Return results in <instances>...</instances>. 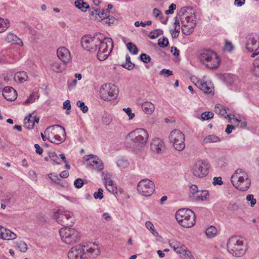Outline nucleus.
Instances as JSON below:
<instances>
[{
  "instance_id": "1",
  "label": "nucleus",
  "mask_w": 259,
  "mask_h": 259,
  "mask_svg": "<svg viewBox=\"0 0 259 259\" xmlns=\"http://www.w3.org/2000/svg\"><path fill=\"white\" fill-rule=\"evenodd\" d=\"M82 47L90 52H95L98 50L97 56L100 61L107 58L113 48V42L111 38L104 37L101 34L94 36L84 35L81 39Z\"/></svg>"
},
{
  "instance_id": "2",
  "label": "nucleus",
  "mask_w": 259,
  "mask_h": 259,
  "mask_svg": "<svg viewBox=\"0 0 259 259\" xmlns=\"http://www.w3.org/2000/svg\"><path fill=\"white\" fill-rule=\"evenodd\" d=\"M188 9V7L182 8L177 15L179 17L182 23V32L186 35H190L193 32L194 29L196 25V16L194 13L191 15L187 16V10Z\"/></svg>"
},
{
  "instance_id": "3",
  "label": "nucleus",
  "mask_w": 259,
  "mask_h": 259,
  "mask_svg": "<svg viewBox=\"0 0 259 259\" xmlns=\"http://www.w3.org/2000/svg\"><path fill=\"white\" fill-rule=\"evenodd\" d=\"M231 182L237 189L241 191L247 190L251 185L248 174L241 168L235 171L231 177Z\"/></svg>"
},
{
  "instance_id": "4",
  "label": "nucleus",
  "mask_w": 259,
  "mask_h": 259,
  "mask_svg": "<svg viewBox=\"0 0 259 259\" xmlns=\"http://www.w3.org/2000/svg\"><path fill=\"white\" fill-rule=\"evenodd\" d=\"M175 217L179 224L184 228H191L195 224V214L190 209H179L176 213Z\"/></svg>"
},
{
  "instance_id": "5",
  "label": "nucleus",
  "mask_w": 259,
  "mask_h": 259,
  "mask_svg": "<svg viewBox=\"0 0 259 259\" xmlns=\"http://www.w3.org/2000/svg\"><path fill=\"white\" fill-rule=\"evenodd\" d=\"M46 132H50L48 140L51 143L59 144L63 143L66 139L65 128L61 125H55L47 128Z\"/></svg>"
},
{
  "instance_id": "6",
  "label": "nucleus",
  "mask_w": 259,
  "mask_h": 259,
  "mask_svg": "<svg viewBox=\"0 0 259 259\" xmlns=\"http://www.w3.org/2000/svg\"><path fill=\"white\" fill-rule=\"evenodd\" d=\"M227 250L234 256L239 257L243 256L246 248L243 245V241L240 240L236 236L230 237L227 244Z\"/></svg>"
},
{
  "instance_id": "7",
  "label": "nucleus",
  "mask_w": 259,
  "mask_h": 259,
  "mask_svg": "<svg viewBox=\"0 0 259 259\" xmlns=\"http://www.w3.org/2000/svg\"><path fill=\"white\" fill-rule=\"evenodd\" d=\"M199 58L203 64L207 68L212 69L218 68L220 63V59L217 53L209 50L202 53Z\"/></svg>"
},
{
  "instance_id": "8",
  "label": "nucleus",
  "mask_w": 259,
  "mask_h": 259,
  "mask_svg": "<svg viewBox=\"0 0 259 259\" xmlns=\"http://www.w3.org/2000/svg\"><path fill=\"white\" fill-rule=\"evenodd\" d=\"M136 146L143 147L145 146L148 139V134L144 128H137L130 132L127 136Z\"/></svg>"
},
{
  "instance_id": "9",
  "label": "nucleus",
  "mask_w": 259,
  "mask_h": 259,
  "mask_svg": "<svg viewBox=\"0 0 259 259\" xmlns=\"http://www.w3.org/2000/svg\"><path fill=\"white\" fill-rule=\"evenodd\" d=\"M52 217L64 227H71L74 224L73 213L67 210L63 211L59 209L54 212Z\"/></svg>"
},
{
  "instance_id": "10",
  "label": "nucleus",
  "mask_w": 259,
  "mask_h": 259,
  "mask_svg": "<svg viewBox=\"0 0 259 259\" xmlns=\"http://www.w3.org/2000/svg\"><path fill=\"white\" fill-rule=\"evenodd\" d=\"M62 241L66 244H72L79 240V233L73 228L64 227L59 230Z\"/></svg>"
},
{
  "instance_id": "11",
  "label": "nucleus",
  "mask_w": 259,
  "mask_h": 259,
  "mask_svg": "<svg viewBox=\"0 0 259 259\" xmlns=\"http://www.w3.org/2000/svg\"><path fill=\"white\" fill-rule=\"evenodd\" d=\"M118 94L117 87L111 83L104 84L100 90V97L104 100H113L117 97Z\"/></svg>"
},
{
  "instance_id": "12",
  "label": "nucleus",
  "mask_w": 259,
  "mask_h": 259,
  "mask_svg": "<svg viewBox=\"0 0 259 259\" xmlns=\"http://www.w3.org/2000/svg\"><path fill=\"white\" fill-rule=\"evenodd\" d=\"M169 139L176 150L182 151L185 147L184 135L179 130L172 131L169 136Z\"/></svg>"
},
{
  "instance_id": "13",
  "label": "nucleus",
  "mask_w": 259,
  "mask_h": 259,
  "mask_svg": "<svg viewBox=\"0 0 259 259\" xmlns=\"http://www.w3.org/2000/svg\"><path fill=\"white\" fill-rule=\"evenodd\" d=\"M137 190L143 196L148 197L151 196L155 190L154 183L148 179L141 180L138 184Z\"/></svg>"
},
{
  "instance_id": "14",
  "label": "nucleus",
  "mask_w": 259,
  "mask_h": 259,
  "mask_svg": "<svg viewBox=\"0 0 259 259\" xmlns=\"http://www.w3.org/2000/svg\"><path fill=\"white\" fill-rule=\"evenodd\" d=\"M209 166L207 162L199 160L195 163L192 168L193 175L198 178H203L208 173Z\"/></svg>"
},
{
  "instance_id": "15",
  "label": "nucleus",
  "mask_w": 259,
  "mask_h": 259,
  "mask_svg": "<svg viewBox=\"0 0 259 259\" xmlns=\"http://www.w3.org/2000/svg\"><path fill=\"white\" fill-rule=\"evenodd\" d=\"M246 49L250 52L256 51L259 48V36L256 33L248 34L246 37Z\"/></svg>"
},
{
  "instance_id": "16",
  "label": "nucleus",
  "mask_w": 259,
  "mask_h": 259,
  "mask_svg": "<svg viewBox=\"0 0 259 259\" xmlns=\"http://www.w3.org/2000/svg\"><path fill=\"white\" fill-rule=\"evenodd\" d=\"M85 245H78L72 247L68 252L69 259H81L85 253Z\"/></svg>"
},
{
  "instance_id": "17",
  "label": "nucleus",
  "mask_w": 259,
  "mask_h": 259,
  "mask_svg": "<svg viewBox=\"0 0 259 259\" xmlns=\"http://www.w3.org/2000/svg\"><path fill=\"white\" fill-rule=\"evenodd\" d=\"M83 159L88 162V164L91 166H95V168L98 171L102 170L104 168L103 164L101 159H100L97 156L93 154H90L85 155L83 157Z\"/></svg>"
},
{
  "instance_id": "18",
  "label": "nucleus",
  "mask_w": 259,
  "mask_h": 259,
  "mask_svg": "<svg viewBox=\"0 0 259 259\" xmlns=\"http://www.w3.org/2000/svg\"><path fill=\"white\" fill-rule=\"evenodd\" d=\"M57 55L58 58L64 64H66L71 61L70 53L65 47H62L59 48L57 50Z\"/></svg>"
},
{
  "instance_id": "19",
  "label": "nucleus",
  "mask_w": 259,
  "mask_h": 259,
  "mask_svg": "<svg viewBox=\"0 0 259 259\" xmlns=\"http://www.w3.org/2000/svg\"><path fill=\"white\" fill-rule=\"evenodd\" d=\"M150 149L154 153H162L165 149L164 143L159 138L153 139L151 143Z\"/></svg>"
},
{
  "instance_id": "20",
  "label": "nucleus",
  "mask_w": 259,
  "mask_h": 259,
  "mask_svg": "<svg viewBox=\"0 0 259 259\" xmlns=\"http://www.w3.org/2000/svg\"><path fill=\"white\" fill-rule=\"evenodd\" d=\"M3 96L7 101H13L16 99L17 93L12 87H6L3 90Z\"/></svg>"
},
{
  "instance_id": "21",
  "label": "nucleus",
  "mask_w": 259,
  "mask_h": 259,
  "mask_svg": "<svg viewBox=\"0 0 259 259\" xmlns=\"http://www.w3.org/2000/svg\"><path fill=\"white\" fill-rule=\"evenodd\" d=\"M16 235L10 230L3 227L0 225V238L7 240H14L16 238Z\"/></svg>"
},
{
  "instance_id": "22",
  "label": "nucleus",
  "mask_w": 259,
  "mask_h": 259,
  "mask_svg": "<svg viewBox=\"0 0 259 259\" xmlns=\"http://www.w3.org/2000/svg\"><path fill=\"white\" fill-rule=\"evenodd\" d=\"M105 185L107 190L112 194L117 193V188L113 181L104 178Z\"/></svg>"
},
{
  "instance_id": "23",
  "label": "nucleus",
  "mask_w": 259,
  "mask_h": 259,
  "mask_svg": "<svg viewBox=\"0 0 259 259\" xmlns=\"http://www.w3.org/2000/svg\"><path fill=\"white\" fill-rule=\"evenodd\" d=\"M143 111L146 114H152L155 109L154 105L150 102H145L142 105Z\"/></svg>"
},
{
  "instance_id": "24",
  "label": "nucleus",
  "mask_w": 259,
  "mask_h": 259,
  "mask_svg": "<svg viewBox=\"0 0 259 259\" xmlns=\"http://www.w3.org/2000/svg\"><path fill=\"white\" fill-rule=\"evenodd\" d=\"M196 85L204 93L210 94L212 92L213 89L211 87H208L206 82L202 80L198 81Z\"/></svg>"
},
{
  "instance_id": "25",
  "label": "nucleus",
  "mask_w": 259,
  "mask_h": 259,
  "mask_svg": "<svg viewBox=\"0 0 259 259\" xmlns=\"http://www.w3.org/2000/svg\"><path fill=\"white\" fill-rule=\"evenodd\" d=\"M14 78L16 82L22 83L27 80L28 76L26 72L22 71L17 72L15 74Z\"/></svg>"
},
{
  "instance_id": "26",
  "label": "nucleus",
  "mask_w": 259,
  "mask_h": 259,
  "mask_svg": "<svg viewBox=\"0 0 259 259\" xmlns=\"http://www.w3.org/2000/svg\"><path fill=\"white\" fill-rule=\"evenodd\" d=\"M215 112L221 115L225 118H229L230 116L227 113L225 108L221 104H217L214 108Z\"/></svg>"
},
{
  "instance_id": "27",
  "label": "nucleus",
  "mask_w": 259,
  "mask_h": 259,
  "mask_svg": "<svg viewBox=\"0 0 259 259\" xmlns=\"http://www.w3.org/2000/svg\"><path fill=\"white\" fill-rule=\"evenodd\" d=\"M51 69L55 72L60 73L64 70L65 67L59 62L55 61L51 64Z\"/></svg>"
},
{
  "instance_id": "28",
  "label": "nucleus",
  "mask_w": 259,
  "mask_h": 259,
  "mask_svg": "<svg viewBox=\"0 0 259 259\" xmlns=\"http://www.w3.org/2000/svg\"><path fill=\"white\" fill-rule=\"evenodd\" d=\"M121 66L128 70H131L135 67V65L131 62L130 56L128 55H126L125 57V63L122 64Z\"/></svg>"
},
{
  "instance_id": "29",
  "label": "nucleus",
  "mask_w": 259,
  "mask_h": 259,
  "mask_svg": "<svg viewBox=\"0 0 259 259\" xmlns=\"http://www.w3.org/2000/svg\"><path fill=\"white\" fill-rule=\"evenodd\" d=\"M75 5L83 12L86 11L87 9L89 8V5L83 0H76L75 2Z\"/></svg>"
},
{
  "instance_id": "30",
  "label": "nucleus",
  "mask_w": 259,
  "mask_h": 259,
  "mask_svg": "<svg viewBox=\"0 0 259 259\" xmlns=\"http://www.w3.org/2000/svg\"><path fill=\"white\" fill-rule=\"evenodd\" d=\"M221 141L220 138L214 135H210L205 138L203 141V143H216Z\"/></svg>"
},
{
  "instance_id": "31",
  "label": "nucleus",
  "mask_w": 259,
  "mask_h": 259,
  "mask_svg": "<svg viewBox=\"0 0 259 259\" xmlns=\"http://www.w3.org/2000/svg\"><path fill=\"white\" fill-rule=\"evenodd\" d=\"M209 196V192L207 190H202L199 191L197 193V195L195 196V198L197 200H206L207 197Z\"/></svg>"
},
{
  "instance_id": "32",
  "label": "nucleus",
  "mask_w": 259,
  "mask_h": 259,
  "mask_svg": "<svg viewBox=\"0 0 259 259\" xmlns=\"http://www.w3.org/2000/svg\"><path fill=\"white\" fill-rule=\"evenodd\" d=\"M217 233V229L213 226L208 227L205 231V234L208 238L214 237Z\"/></svg>"
},
{
  "instance_id": "33",
  "label": "nucleus",
  "mask_w": 259,
  "mask_h": 259,
  "mask_svg": "<svg viewBox=\"0 0 259 259\" xmlns=\"http://www.w3.org/2000/svg\"><path fill=\"white\" fill-rule=\"evenodd\" d=\"M9 27V21L7 19H4L0 17V33H2L6 30Z\"/></svg>"
},
{
  "instance_id": "34",
  "label": "nucleus",
  "mask_w": 259,
  "mask_h": 259,
  "mask_svg": "<svg viewBox=\"0 0 259 259\" xmlns=\"http://www.w3.org/2000/svg\"><path fill=\"white\" fill-rule=\"evenodd\" d=\"M153 14L154 17L158 18L163 24H166L167 22V18L165 20H162L163 16L160 11L157 8H154L153 10Z\"/></svg>"
},
{
  "instance_id": "35",
  "label": "nucleus",
  "mask_w": 259,
  "mask_h": 259,
  "mask_svg": "<svg viewBox=\"0 0 259 259\" xmlns=\"http://www.w3.org/2000/svg\"><path fill=\"white\" fill-rule=\"evenodd\" d=\"M5 40L8 42L18 44V41H20V39L14 34L9 33L5 38Z\"/></svg>"
},
{
  "instance_id": "36",
  "label": "nucleus",
  "mask_w": 259,
  "mask_h": 259,
  "mask_svg": "<svg viewBox=\"0 0 259 259\" xmlns=\"http://www.w3.org/2000/svg\"><path fill=\"white\" fill-rule=\"evenodd\" d=\"M126 47L128 51L133 55H137L138 52V49L137 46L131 42L126 44Z\"/></svg>"
},
{
  "instance_id": "37",
  "label": "nucleus",
  "mask_w": 259,
  "mask_h": 259,
  "mask_svg": "<svg viewBox=\"0 0 259 259\" xmlns=\"http://www.w3.org/2000/svg\"><path fill=\"white\" fill-rule=\"evenodd\" d=\"M175 251L180 254H183L185 255L187 253L190 254V251L187 250L186 247L181 243V245H180L179 247L175 250Z\"/></svg>"
},
{
  "instance_id": "38",
  "label": "nucleus",
  "mask_w": 259,
  "mask_h": 259,
  "mask_svg": "<svg viewBox=\"0 0 259 259\" xmlns=\"http://www.w3.org/2000/svg\"><path fill=\"white\" fill-rule=\"evenodd\" d=\"M24 124L27 128L29 130L32 129L34 127V121L29 116V117H25Z\"/></svg>"
},
{
  "instance_id": "39",
  "label": "nucleus",
  "mask_w": 259,
  "mask_h": 259,
  "mask_svg": "<svg viewBox=\"0 0 259 259\" xmlns=\"http://www.w3.org/2000/svg\"><path fill=\"white\" fill-rule=\"evenodd\" d=\"M17 248L21 252H25L27 250V244L23 241H20L16 243Z\"/></svg>"
},
{
  "instance_id": "40",
  "label": "nucleus",
  "mask_w": 259,
  "mask_h": 259,
  "mask_svg": "<svg viewBox=\"0 0 259 259\" xmlns=\"http://www.w3.org/2000/svg\"><path fill=\"white\" fill-rule=\"evenodd\" d=\"M163 34V30L157 29L151 31L149 34V37L151 39H155L159 36Z\"/></svg>"
},
{
  "instance_id": "41",
  "label": "nucleus",
  "mask_w": 259,
  "mask_h": 259,
  "mask_svg": "<svg viewBox=\"0 0 259 259\" xmlns=\"http://www.w3.org/2000/svg\"><path fill=\"white\" fill-rule=\"evenodd\" d=\"M117 165L121 168H125L128 166L129 163L126 159L122 158L118 160Z\"/></svg>"
},
{
  "instance_id": "42",
  "label": "nucleus",
  "mask_w": 259,
  "mask_h": 259,
  "mask_svg": "<svg viewBox=\"0 0 259 259\" xmlns=\"http://www.w3.org/2000/svg\"><path fill=\"white\" fill-rule=\"evenodd\" d=\"M112 119L111 115L108 113L107 112H105L104 113L102 116V122L105 125H109L111 122Z\"/></svg>"
},
{
  "instance_id": "43",
  "label": "nucleus",
  "mask_w": 259,
  "mask_h": 259,
  "mask_svg": "<svg viewBox=\"0 0 259 259\" xmlns=\"http://www.w3.org/2000/svg\"><path fill=\"white\" fill-rule=\"evenodd\" d=\"M158 45L161 48L166 47L168 45V39L164 36L162 38H159L158 40Z\"/></svg>"
},
{
  "instance_id": "44",
  "label": "nucleus",
  "mask_w": 259,
  "mask_h": 259,
  "mask_svg": "<svg viewBox=\"0 0 259 259\" xmlns=\"http://www.w3.org/2000/svg\"><path fill=\"white\" fill-rule=\"evenodd\" d=\"M169 246L175 251L180 245H181V242L176 240H170L168 241Z\"/></svg>"
},
{
  "instance_id": "45",
  "label": "nucleus",
  "mask_w": 259,
  "mask_h": 259,
  "mask_svg": "<svg viewBox=\"0 0 259 259\" xmlns=\"http://www.w3.org/2000/svg\"><path fill=\"white\" fill-rule=\"evenodd\" d=\"M213 113L211 112H205L202 113L201 118L203 120H209L213 117Z\"/></svg>"
},
{
  "instance_id": "46",
  "label": "nucleus",
  "mask_w": 259,
  "mask_h": 259,
  "mask_svg": "<svg viewBox=\"0 0 259 259\" xmlns=\"http://www.w3.org/2000/svg\"><path fill=\"white\" fill-rule=\"evenodd\" d=\"M140 59L143 62L148 63L151 61V58L149 55L142 53L140 56Z\"/></svg>"
},
{
  "instance_id": "47",
  "label": "nucleus",
  "mask_w": 259,
  "mask_h": 259,
  "mask_svg": "<svg viewBox=\"0 0 259 259\" xmlns=\"http://www.w3.org/2000/svg\"><path fill=\"white\" fill-rule=\"evenodd\" d=\"M76 105L78 107L80 108V110L82 111L83 113H87L88 111V107L87 106L85 105L84 103L83 102L80 101H78L77 102Z\"/></svg>"
},
{
  "instance_id": "48",
  "label": "nucleus",
  "mask_w": 259,
  "mask_h": 259,
  "mask_svg": "<svg viewBox=\"0 0 259 259\" xmlns=\"http://www.w3.org/2000/svg\"><path fill=\"white\" fill-rule=\"evenodd\" d=\"M49 158L54 161V162L57 164H60V162L59 161V157L56 154L55 152H51L49 153Z\"/></svg>"
},
{
  "instance_id": "49",
  "label": "nucleus",
  "mask_w": 259,
  "mask_h": 259,
  "mask_svg": "<svg viewBox=\"0 0 259 259\" xmlns=\"http://www.w3.org/2000/svg\"><path fill=\"white\" fill-rule=\"evenodd\" d=\"M99 17L101 19H107L109 17V12L107 10H103L101 11L99 10L98 15Z\"/></svg>"
},
{
  "instance_id": "50",
  "label": "nucleus",
  "mask_w": 259,
  "mask_h": 259,
  "mask_svg": "<svg viewBox=\"0 0 259 259\" xmlns=\"http://www.w3.org/2000/svg\"><path fill=\"white\" fill-rule=\"evenodd\" d=\"M103 190L102 188H99L97 192L94 194V197L96 199L101 200L103 198Z\"/></svg>"
},
{
  "instance_id": "51",
  "label": "nucleus",
  "mask_w": 259,
  "mask_h": 259,
  "mask_svg": "<svg viewBox=\"0 0 259 259\" xmlns=\"http://www.w3.org/2000/svg\"><path fill=\"white\" fill-rule=\"evenodd\" d=\"M48 176L52 181L58 184H60V182L61 181V180L59 178L57 174H50V175H49Z\"/></svg>"
},
{
  "instance_id": "52",
  "label": "nucleus",
  "mask_w": 259,
  "mask_h": 259,
  "mask_svg": "<svg viewBox=\"0 0 259 259\" xmlns=\"http://www.w3.org/2000/svg\"><path fill=\"white\" fill-rule=\"evenodd\" d=\"M246 200L248 201H250L251 207H253L256 204V200L254 198V196L252 194L247 195L246 196Z\"/></svg>"
},
{
  "instance_id": "53",
  "label": "nucleus",
  "mask_w": 259,
  "mask_h": 259,
  "mask_svg": "<svg viewBox=\"0 0 259 259\" xmlns=\"http://www.w3.org/2000/svg\"><path fill=\"white\" fill-rule=\"evenodd\" d=\"M160 75H164L165 77H167L173 74L172 71L169 69H163L160 71Z\"/></svg>"
},
{
  "instance_id": "54",
  "label": "nucleus",
  "mask_w": 259,
  "mask_h": 259,
  "mask_svg": "<svg viewBox=\"0 0 259 259\" xmlns=\"http://www.w3.org/2000/svg\"><path fill=\"white\" fill-rule=\"evenodd\" d=\"M99 10L94 9L93 10H90V17L91 19H96L98 15Z\"/></svg>"
},
{
  "instance_id": "55",
  "label": "nucleus",
  "mask_w": 259,
  "mask_h": 259,
  "mask_svg": "<svg viewBox=\"0 0 259 259\" xmlns=\"http://www.w3.org/2000/svg\"><path fill=\"white\" fill-rule=\"evenodd\" d=\"M74 185L76 188H80L83 185V180L81 179L78 178L75 180Z\"/></svg>"
},
{
  "instance_id": "56",
  "label": "nucleus",
  "mask_w": 259,
  "mask_h": 259,
  "mask_svg": "<svg viewBox=\"0 0 259 259\" xmlns=\"http://www.w3.org/2000/svg\"><path fill=\"white\" fill-rule=\"evenodd\" d=\"M168 10L165 11L166 15L172 14L174 13V10L176 9V5L175 4H171L168 8Z\"/></svg>"
},
{
  "instance_id": "57",
  "label": "nucleus",
  "mask_w": 259,
  "mask_h": 259,
  "mask_svg": "<svg viewBox=\"0 0 259 259\" xmlns=\"http://www.w3.org/2000/svg\"><path fill=\"white\" fill-rule=\"evenodd\" d=\"M123 111H124L127 115L128 116L129 119H132L135 117V114L132 112V110L130 108H123Z\"/></svg>"
},
{
  "instance_id": "58",
  "label": "nucleus",
  "mask_w": 259,
  "mask_h": 259,
  "mask_svg": "<svg viewBox=\"0 0 259 259\" xmlns=\"http://www.w3.org/2000/svg\"><path fill=\"white\" fill-rule=\"evenodd\" d=\"M190 192L195 196L197 195V193L199 192L198 187L195 185H193L190 187Z\"/></svg>"
},
{
  "instance_id": "59",
  "label": "nucleus",
  "mask_w": 259,
  "mask_h": 259,
  "mask_svg": "<svg viewBox=\"0 0 259 259\" xmlns=\"http://www.w3.org/2000/svg\"><path fill=\"white\" fill-rule=\"evenodd\" d=\"M213 184L214 185H221L223 184V181H222V178L221 177H214L213 178Z\"/></svg>"
},
{
  "instance_id": "60",
  "label": "nucleus",
  "mask_w": 259,
  "mask_h": 259,
  "mask_svg": "<svg viewBox=\"0 0 259 259\" xmlns=\"http://www.w3.org/2000/svg\"><path fill=\"white\" fill-rule=\"evenodd\" d=\"M35 96L31 94L29 97L25 101V104H28L29 103H33L35 102Z\"/></svg>"
},
{
  "instance_id": "61",
  "label": "nucleus",
  "mask_w": 259,
  "mask_h": 259,
  "mask_svg": "<svg viewBox=\"0 0 259 259\" xmlns=\"http://www.w3.org/2000/svg\"><path fill=\"white\" fill-rule=\"evenodd\" d=\"M34 147L35 148L36 153L41 155L43 152V149L40 147V146L38 144H34Z\"/></svg>"
},
{
  "instance_id": "62",
  "label": "nucleus",
  "mask_w": 259,
  "mask_h": 259,
  "mask_svg": "<svg viewBox=\"0 0 259 259\" xmlns=\"http://www.w3.org/2000/svg\"><path fill=\"white\" fill-rule=\"evenodd\" d=\"M235 128V126L233 125L228 124L227 125V127L225 129V132L227 134H230L231 133L232 130Z\"/></svg>"
},
{
  "instance_id": "63",
  "label": "nucleus",
  "mask_w": 259,
  "mask_h": 259,
  "mask_svg": "<svg viewBox=\"0 0 259 259\" xmlns=\"http://www.w3.org/2000/svg\"><path fill=\"white\" fill-rule=\"evenodd\" d=\"M63 108L64 109H65L67 110H70V109H71V105H70V102L69 100H66L64 103H63Z\"/></svg>"
},
{
  "instance_id": "64",
  "label": "nucleus",
  "mask_w": 259,
  "mask_h": 259,
  "mask_svg": "<svg viewBox=\"0 0 259 259\" xmlns=\"http://www.w3.org/2000/svg\"><path fill=\"white\" fill-rule=\"evenodd\" d=\"M258 66V64L256 63V66L253 69V73L255 76L259 77V67Z\"/></svg>"
}]
</instances>
